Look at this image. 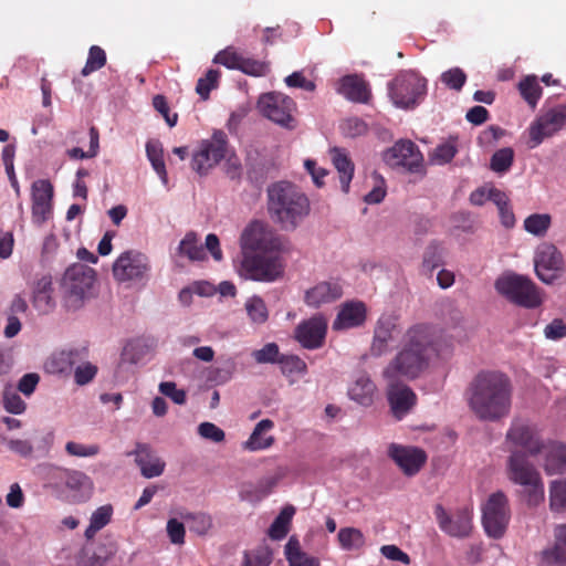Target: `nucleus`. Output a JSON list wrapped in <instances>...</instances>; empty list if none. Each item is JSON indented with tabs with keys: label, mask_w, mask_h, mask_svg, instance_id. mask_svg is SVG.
I'll use <instances>...</instances> for the list:
<instances>
[{
	"label": "nucleus",
	"mask_w": 566,
	"mask_h": 566,
	"mask_svg": "<svg viewBox=\"0 0 566 566\" xmlns=\"http://www.w3.org/2000/svg\"><path fill=\"white\" fill-rule=\"evenodd\" d=\"M468 403L483 421H497L506 417L512 406V385L500 371H481L468 388Z\"/></svg>",
	"instance_id": "obj_1"
},
{
	"label": "nucleus",
	"mask_w": 566,
	"mask_h": 566,
	"mask_svg": "<svg viewBox=\"0 0 566 566\" xmlns=\"http://www.w3.org/2000/svg\"><path fill=\"white\" fill-rule=\"evenodd\" d=\"M436 355L437 349L429 328L413 326L407 332L401 350L384 369L382 375L390 382L400 377L413 379Z\"/></svg>",
	"instance_id": "obj_2"
},
{
	"label": "nucleus",
	"mask_w": 566,
	"mask_h": 566,
	"mask_svg": "<svg viewBox=\"0 0 566 566\" xmlns=\"http://www.w3.org/2000/svg\"><path fill=\"white\" fill-rule=\"evenodd\" d=\"M268 212L282 230H295L310 213L306 195L290 181H277L268 187Z\"/></svg>",
	"instance_id": "obj_3"
},
{
	"label": "nucleus",
	"mask_w": 566,
	"mask_h": 566,
	"mask_svg": "<svg viewBox=\"0 0 566 566\" xmlns=\"http://www.w3.org/2000/svg\"><path fill=\"white\" fill-rule=\"evenodd\" d=\"M528 454L514 452L506 459V475L510 482L521 488L520 495L530 506H537L545 499V486L536 465Z\"/></svg>",
	"instance_id": "obj_4"
},
{
	"label": "nucleus",
	"mask_w": 566,
	"mask_h": 566,
	"mask_svg": "<svg viewBox=\"0 0 566 566\" xmlns=\"http://www.w3.org/2000/svg\"><path fill=\"white\" fill-rule=\"evenodd\" d=\"M494 289L507 302L523 308L533 310L543 304V294L526 275L509 271L494 282Z\"/></svg>",
	"instance_id": "obj_5"
},
{
	"label": "nucleus",
	"mask_w": 566,
	"mask_h": 566,
	"mask_svg": "<svg viewBox=\"0 0 566 566\" xmlns=\"http://www.w3.org/2000/svg\"><path fill=\"white\" fill-rule=\"evenodd\" d=\"M546 440L538 426L523 417H514L506 430L504 447L509 454L523 452L536 457L545 449Z\"/></svg>",
	"instance_id": "obj_6"
},
{
	"label": "nucleus",
	"mask_w": 566,
	"mask_h": 566,
	"mask_svg": "<svg viewBox=\"0 0 566 566\" xmlns=\"http://www.w3.org/2000/svg\"><path fill=\"white\" fill-rule=\"evenodd\" d=\"M387 90L395 107L413 109L427 95V80L416 71H400L388 82Z\"/></svg>",
	"instance_id": "obj_7"
},
{
	"label": "nucleus",
	"mask_w": 566,
	"mask_h": 566,
	"mask_svg": "<svg viewBox=\"0 0 566 566\" xmlns=\"http://www.w3.org/2000/svg\"><path fill=\"white\" fill-rule=\"evenodd\" d=\"M280 253H243L238 270L239 275L244 280L264 283L282 279L285 263Z\"/></svg>",
	"instance_id": "obj_8"
},
{
	"label": "nucleus",
	"mask_w": 566,
	"mask_h": 566,
	"mask_svg": "<svg viewBox=\"0 0 566 566\" xmlns=\"http://www.w3.org/2000/svg\"><path fill=\"white\" fill-rule=\"evenodd\" d=\"M95 282V271L84 264L76 263L66 269L62 279L64 306L76 311L84 304Z\"/></svg>",
	"instance_id": "obj_9"
},
{
	"label": "nucleus",
	"mask_w": 566,
	"mask_h": 566,
	"mask_svg": "<svg viewBox=\"0 0 566 566\" xmlns=\"http://www.w3.org/2000/svg\"><path fill=\"white\" fill-rule=\"evenodd\" d=\"M240 247L242 254L274 253L287 251L286 241L279 234L268 230L261 222H251L241 233Z\"/></svg>",
	"instance_id": "obj_10"
},
{
	"label": "nucleus",
	"mask_w": 566,
	"mask_h": 566,
	"mask_svg": "<svg viewBox=\"0 0 566 566\" xmlns=\"http://www.w3.org/2000/svg\"><path fill=\"white\" fill-rule=\"evenodd\" d=\"M256 107L262 116L274 124L290 130L296 127L293 116L296 104L290 96L280 92L264 93L259 97Z\"/></svg>",
	"instance_id": "obj_11"
},
{
	"label": "nucleus",
	"mask_w": 566,
	"mask_h": 566,
	"mask_svg": "<svg viewBox=\"0 0 566 566\" xmlns=\"http://www.w3.org/2000/svg\"><path fill=\"white\" fill-rule=\"evenodd\" d=\"M149 258L138 250L120 253L113 264V275L118 282H142L150 271Z\"/></svg>",
	"instance_id": "obj_12"
},
{
	"label": "nucleus",
	"mask_w": 566,
	"mask_h": 566,
	"mask_svg": "<svg viewBox=\"0 0 566 566\" xmlns=\"http://www.w3.org/2000/svg\"><path fill=\"white\" fill-rule=\"evenodd\" d=\"M482 511V524L485 533L493 538L502 537L510 521L506 495L502 491L491 494Z\"/></svg>",
	"instance_id": "obj_13"
},
{
	"label": "nucleus",
	"mask_w": 566,
	"mask_h": 566,
	"mask_svg": "<svg viewBox=\"0 0 566 566\" xmlns=\"http://www.w3.org/2000/svg\"><path fill=\"white\" fill-rule=\"evenodd\" d=\"M227 135L217 130L210 139L203 140L191 160L192 169L199 175H206L217 166L227 155Z\"/></svg>",
	"instance_id": "obj_14"
},
{
	"label": "nucleus",
	"mask_w": 566,
	"mask_h": 566,
	"mask_svg": "<svg viewBox=\"0 0 566 566\" xmlns=\"http://www.w3.org/2000/svg\"><path fill=\"white\" fill-rule=\"evenodd\" d=\"M534 268L537 277L545 284L558 280L565 270L564 258L558 249L551 243H542L534 254Z\"/></svg>",
	"instance_id": "obj_15"
},
{
	"label": "nucleus",
	"mask_w": 566,
	"mask_h": 566,
	"mask_svg": "<svg viewBox=\"0 0 566 566\" xmlns=\"http://www.w3.org/2000/svg\"><path fill=\"white\" fill-rule=\"evenodd\" d=\"M382 160L391 168H403L410 172H417L422 167L423 157L413 142L400 139L382 153Z\"/></svg>",
	"instance_id": "obj_16"
},
{
	"label": "nucleus",
	"mask_w": 566,
	"mask_h": 566,
	"mask_svg": "<svg viewBox=\"0 0 566 566\" xmlns=\"http://www.w3.org/2000/svg\"><path fill=\"white\" fill-rule=\"evenodd\" d=\"M566 124V106L558 105L538 116L530 127L532 148L553 136Z\"/></svg>",
	"instance_id": "obj_17"
},
{
	"label": "nucleus",
	"mask_w": 566,
	"mask_h": 566,
	"mask_svg": "<svg viewBox=\"0 0 566 566\" xmlns=\"http://www.w3.org/2000/svg\"><path fill=\"white\" fill-rule=\"evenodd\" d=\"M53 186L46 179H38L31 186L32 221L42 226L53 213Z\"/></svg>",
	"instance_id": "obj_18"
},
{
	"label": "nucleus",
	"mask_w": 566,
	"mask_h": 566,
	"mask_svg": "<svg viewBox=\"0 0 566 566\" xmlns=\"http://www.w3.org/2000/svg\"><path fill=\"white\" fill-rule=\"evenodd\" d=\"M434 515L442 532L452 537H468L472 531V515L468 510H459L450 515L438 504L434 507Z\"/></svg>",
	"instance_id": "obj_19"
},
{
	"label": "nucleus",
	"mask_w": 566,
	"mask_h": 566,
	"mask_svg": "<svg viewBox=\"0 0 566 566\" xmlns=\"http://www.w3.org/2000/svg\"><path fill=\"white\" fill-rule=\"evenodd\" d=\"M400 332L398 317L392 314H382L375 325L374 338L370 346L371 355L381 356L385 354L389 343L394 340Z\"/></svg>",
	"instance_id": "obj_20"
},
{
	"label": "nucleus",
	"mask_w": 566,
	"mask_h": 566,
	"mask_svg": "<svg viewBox=\"0 0 566 566\" xmlns=\"http://www.w3.org/2000/svg\"><path fill=\"white\" fill-rule=\"evenodd\" d=\"M326 329V319L317 314L297 325L295 338L304 348L315 349L323 345Z\"/></svg>",
	"instance_id": "obj_21"
},
{
	"label": "nucleus",
	"mask_w": 566,
	"mask_h": 566,
	"mask_svg": "<svg viewBox=\"0 0 566 566\" xmlns=\"http://www.w3.org/2000/svg\"><path fill=\"white\" fill-rule=\"evenodd\" d=\"M388 455L409 476L418 473L427 459L422 450L396 443L388 447Z\"/></svg>",
	"instance_id": "obj_22"
},
{
	"label": "nucleus",
	"mask_w": 566,
	"mask_h": 566,
	"mask_svg": "<svg viewBox=\"0 0 566 566\" xmlns=\"http://www.w3.org/2000/svg\"><path fill=\"white\" fill-rule=\"evenodd\" d=\"M31 302L40 314H49L55 308L56 302L51 275H42L33 282Z\"/></svg>",
	"instance_id": "obj_23"
},
{
	"label": "nucleus",
	"mask_w": 566,
	"mask_h": 566,
	"mask_svg": "<svg viewBox=\"0 0 566 566\" xmlns=\"http://www.w3.org/2000/svg\"><path fill=\"white\" fill-rule=\"evenodd\" d=\"M343 295L342 286L334 281H323L308 289L304 302L310 307L318 308L324 304L335 302Z\"/></svg>",
	"instance_id": "obj_24"
},
{
	"label": "nucleus",
	"mask_w": 566,
	"mask_h": 566,
	"mask_svg": "<svg viewBox=\"0 0 566 566\" xmlns=\"http://www.w3.org/2000/svg\"><path fill=\"white\" fill-rule=\"evenodd\" d=\"M93 492V481L84 472L70 469L65 480V497L81 503L87 501Z\"/></svg>",
	"instance_id": "obj_25"
},
{
	"label": "nucleus",
	"mask_w": 566,
	"mask_h": 566,
	"mask_svg": "<svg viewBox=\"0 0 566 566\" xmlns=\"http://www.w3.org/2000/svg\"><path fill=\"white\" fill-rule=\"evenodd\" d=\"M543 457V469L547 475L566 474V444L546 441Z\"/></svg>",
	"instance_id": "obj_26"
},
{
	"label": "nucleus",
	"mask_w": 566,
	"mask_h": 566,
	"mask_svg": "<svg viewBox=\"0 0 566 566\" xmlns=\"http://www.w3.org/2000/svg\"><path fill=\"white\" fill-rule=\"evenodd\" d=\"M366 321V306L363 302L352 301L342 305L335 321L333 329L343 331L358 327Z\"/></svg>",
	"instance_id": "obj_27"
},
{
	"label": "nucleus",
	"mask_w": 566,
	"mask_h": 566,
	"mask_svg": "<svg viewBox=\"0 0 566 566\" xmlns=\"http://www.w3.org/2000/svg\"><path fill=\"white\" fill-rule=\"evenodd\" d=\"M347 394L350 400L363 407H369L377 396V387L368 374L359 373L348 386Z\"/></svg>",
	"instance_id": "obj_28"
},
{
	"label": "nucleus",
	"mask_w": 566,
	"mask_h": 566,
	"mask_svg": "<svg viewBox=\"0 0 566 566\" xmlns=\"http://www.w3.org/2000/svg\"><path fill=\"white\" fill-rule=\"evenodd\" d=\"M69 470L52 463L38 465V472L43 480L44 488L60 499L65 497V480Z\"/></svg>",
	"instance_id": "obj_29"
},
{
	"label": "nucleus",
	"mask_w": 566,
	"mask_h": 566,
	"mask_svg": "<svg viewBox=\"0 0 566 566\" xmlns=\"http://www.w3.org/2000/svg\"><path fill=\"white\" fill-rule=\"evenodd\" d=\"M337 93L355 103H367L370 97L368 84L358 75H346L338 82Z\"/></svg>",
	"instance_id": "obj_30"
},
{
	"label": "nucleus",
	"mask_w": 566,
	"mask_h": 566,
	"mask_svg": "<svg viewBox=\"0 0 566 566\" xmlns=\"http://www.w3.org/2000/svg\"><path fill=\"white\" fill-rule=\"evenodd\" d=\"M554 537V545L542 551L541 562L546 566H566V524L555 527Z\"/></svg>",
	"instance_id": "obj_31"
},
{
	"label": "nucleus",
	"mask_w": 566,
	"mask_h": 566,
	"mask_svg": "<svg viewBox=\"0 0 566 566\" xmlns=\"http://www.w3.org/2000/svg\"><path fill=\"white\" fill-rule=\"evenodd\" d=\"M388 401L396 418L405 417L416 403L415 392L405 385L390 386Z\"/></svg>",
	"instance_id": "obj_32"
},
{
	"label": "nucleus",
	"mask_w": 566,
	"mask_h": 566,
	"mask_svg": "<svg viewBox=\"0 0 566 566\" xmlns=\"http://www.w3.org/2000/svg\"><path fill=\"white\" fill-rule=\"evenodd\" d=\"M274 428V422L270 419L259 421L248 440L242 443V448L250 452H256L271 448L275 441L273 436L268 434Z\"/></svg>",
	"instance_id": "obj_33"
},
{
	"label": "nucleus",
	"mask_w": 566,
	"mask_h": 566,
	"mask_svg": "<svg viewBox=\"0 0 566 566\" xmlns=\"http://www.w3.org/2000/svg\"><path fill=\"white\" fill-rule=\"evenodd\" d=\"M136 463L143 476L153 479L163 474L166 463L146 444H138L136 449Z\"/></svg>",
	"instance_id": "obj_34"
},
{
	"label": "nucleus",
	"mask_w": 566,
	"mask_h": 566,
	"mask_svg": "<svg viewBox=\"0 0 566 566\" xmlns=\"http://www.w3.org/2000/svg\"><path fill=\"white\" fill-rule=\"evenodd\" d=\"M81 360L78 350H61L53 354L45 363V370L52 375H70Z\"/></svg>",
	"instance_id": "obj_35"
},
{
	"label": "nucleus",
	"mask_w": 566,
	"mask_h": 566,
	"mask_svg": "<svg viewBox=\"0 0 566 566\" xmlns=\"http://www.w3.org/2000/svg\"><path fill=\"white\" fill-rule=\"evenodd\" d=\"M332 161L338 171L339 182L343 192L349 191L350 181L354 176V164L348 158L347 153L343 148L334 147L331 149Z\"/></svg>",
	"instance_id": "obj_36"
},
{
	"label": "nucleus",
	"mask_w": 566,
	"mask_h": 566,
	"mask_svg": "<svg viewBox=\"0 0 566 566\" xmlns=\"http://www.w3.org/2000/svg\"><path fill=\"white\" fill-rule=\"evenodd\" d=\"M146 155L151 164L153 169L158 175L163 185L166 186L168 184V174L164 160V150L161 143L157 139L148 140L146 144Z\"/></svg>",
	"instance_id": "obj_37"
},
{
	"label": "nucleus",
	"mask_w": 566,
	"mask_h": 566,
	"mask_svg": "<svg viewBox=\"0 0 566 566\" xmlns=\"http://www.w3.org/2000/svg\"><path fill=\"white\" fill-rule=\"evenodd\" d=\"M179 517L185 521L190 532L197 535H206L212 526V520L210 515L198 512L192 513L188 511H181L178 513Z\"/></svg>",
	"instance_id": "obj_38"
},
{
	"label": "nucleus",
	"mask_w": 566,
	"mask_h": 566,
	"mask_svg": "<svg viewBox=\"0 0 566 566\" xmlns=\"http://www.w3.org/2000/svg\"><path fill=\"white\" fill-rule=\"evenodd\" d=\"M244 310L250 322L254 325H262L269 318L268 306L259 295L250 296L244 303Z\"/></svg>",
	"instance_id": "obj_39"
},
{
	"label": "nucleus",
	"mask_w": 566,
	"mask_h": 566,
	"mask_svg": "<svg viewBox=\"0 0 566 566\" xmlns=\"http://www.w3.org/2000/svg\"><path fill=\"white\" fill-rule=\"evenodd\" d=\"M518 91L524 101L535 108L541 96L542 87L536 75H527L518 83Z\"/></svg>",
	"instance_id": "obj_40"
},
{
	"label": "nucleus",
	"mask_w": 566,
	"mask_h": 566,
	"mask_svg": "<svg viewBox=\"0 0 566 566\" xmlns=\"http://www.w3.org/2000/svg\"><path fill=\"white\" fill-rule=\"evenodd\" d=\"M113 509L111 505H103L96 509L90 518V525L85 530V537L91 539L95 536V534L105 527L112 518Z\"/></svg>",
	"instance_id": "obj_41"
},
{
	"label": "nucleus",
	"mask_w": 566,
	"mask_h": 566,
	"mask_svg": "<svg viewBox=\"0 0 566 566\" xmlns=\"http://www.w3.org/2000/svg\"><path fill=\"white\" fill-rule=\"evenodd\" d=\"M294 513L295 509L293 506H285L280 512L269 528V536L272 539L279 541L286 536Z\"/></svg>",
	"instance_id": "obj_42"
},
{
	"label": "nucleus",
	"mask_w": 566,
	"mask_h": 566,
	"mask_svg": "<svg viewBox=\"0 0 566 566\" xmlns=\"http://www.w3.org/2000/svg\"><path fill=\"white\" fill-rule=\"evenodd\" d=\"M458 153L454 139H448L439 144L430 154L429 161L432 165L443 166L449 164Z\"/></svg>",
	"instance_id": "obj_43"
},
{
	"label": "nucleus",
	"mask_w": 566,
	"mask_h": 566,
	"mask_svg": "<svg viewBox=\"0 0 566 566\" xmlns=\"http://www.w3.org/2000/svg\"><path fill=\"white\" fill-rule=\"evenodd\" d=\"M338 542L344 551H357L365 545V536L356 527H343L338 532Z\"/></svg>",
	"instance_id": "obj_44"
},
{
	"label": "nucleus",
	"mask_w": 566,
	"mask_h": 566,
	"mask_svg": "<svg viewBox=\"0 0 566 566\" xmlns=\"http://www.w3.org/2000/svg\"><path fill=\"white\" fill-rule=\"evenodd\" d=\"M552 223L548 213H533L528 216L523 223L524 230L535 237H544Z\"/></svg>",
	"instance_id": "obj_45"
},
{
	"label": "nucleus",
	"mask_w": 566,
	"mask_h": 566,
	"mask_svg": "<svg viewBox=\"0 0 566 566\" xmlns=\"http://www.w3.org/2000/svg\"><path fill=\"white\" fill-rule=\"evenodd\" d=\"M179 253L186 255L191 261H201L205 259V249L199 244L197 235L189 232L180 241L178 247Z\"/></svg>",
	"instance_id": "obj_46"
},
{
	"label": "nucleus",
	"mask_w": 566,
	"mask_h": 566,
	"mask_svg": "<svg viewBox=\"0 0 566 566\" xmlns=\"http://www.w3.org/2000/svg\"><path fill=\"white\" fill-rule=\"evenodd\" d=\"M106 64V53L98 45H92L88 51V56L84 67L81 71L83 76H88L91 73L98 71Z\"/></svg>",
	"instance_id": "obj_47"
},
{
	"label": "nucleus",
	"mask_w": 566,
	"mask_h": 566,
	"mask_svg": "<svg viewBox=\"0 0 566 566\" xmlns=\"http://www.w3.org/2000/svg\"><path fill=\"white\" fill-rule=\"evenodd\" d=\"M549 502L553 511L566 510V480H554L549 485Z\"/></svg>",
	"instance_id": "obj_48"
},
{
	"label": "nucleus",
	"mask_w": 566,
	"mask_h": 566,
	"mask_svg": "<svg viewBox=\"0 0 566 566\" xmlns=\"http://www.w3.org/2000/svg\"><path fill=\"white\" fill-rule=\"evenodd\" d=\"M166 532L169 541L175 545L185 544L186 523L180 517H171L167 521Z\"/></svg>",
	"instance_id": "obj_49"
},
{
	"label": "nucleus",
	"mask_w": 566,
	"mask_h": 566,
	"mask_svg": "<svg viewBox=\"0 0 566 566\" xmlns=\"http://www.w3.org/2000/svg\"><path fill=\"white\" fill-rule=\"evenodd\" d=\"M252 357L258 364H279L281 356L277 344L268 343L262 348L254 350Z\"/></svg>",
	"instance_id": "obj_50"
},
{
	"label": "nucleus",
	"mask_w": 566,
	"mask_h": 566,
	"mask_svg": "<svg viewBox=\"0 0 566 566\" xmlns=\"http://www.w3.org/2000/svg\"><path fill=\"white\" fill-rule=\"evenodd\" d=\"M65 451L69 455L77 458H92L99 453L101 448L98 444H83L75 441H69L65 444Z\"/></svg>",
	"instance_id": "obj_51"
},
{
	"label": "nucleus",
	"mask_w": 566,
	"mask_h": 566,
	"mask_svg": "<svg viewBox=\"0 0 566 566\" xmlns=\"http://www.w3.org/2000/svg\"><path fill=\"white\" fill-rule=\"evenodd\" d=\"M514 153L511 148H502L495 151L491 158V169L495 172H504L513 164Z\"/></svg>",
	"instance_id": "obj_52"
},
{
	"label": "nucleus",
	"mask_w": 566,
	"mask_h": 566,
	"mask_svg": "<svg viewBox=\"0 0 566 566\" xmlns=\"http://www.w3.org/2000/svg\"><path fill=\"white\" fill-rule=\"evenodd\" d=\"M279 364L283 374L304 375L307 371L305 361L294 355H282L279 359Z\"/></svg>",
	"instance_id": "obj_53"
},
{
	"label": "nucleus",
	"mask_w": 566,
	"mask_h": 566,
	"mask_svg": "<svg viewBox=\"0 0 566 566\" xmlns=\"http://www.w3.org/2000/svg\"><path fill=\"white\" fill-rule=\"evenodd\" d=\"M440 80L447 87L460 91L465 84L467 75L460 67H452L443 72Z\"/></svg>",
	"instance_id": "obj_54"
},
{
	"label": "nucleus",
	"mask_w": 566,
	"mask_h": 566,
	"mask_svg": "<svg viewBox=\"0 0 566 566\" xmlns=\"http://www.w3.org/2000/svg\"><path fill=\"white\" fill-rule=\"evenodd\" d=\"M3 407L13 415H21L25 411L27 405L15 390L6 389L3 392Z\"/></svg>",
	"instance_id": "obj_55"
},
{
	"label": "nucleus",
	"mask_w": 566,
	"mask_h": 566,
	"mask_svg": "<svg viewBox=\"0 0 566 566\" xmlns=\"http://www.w3.org/2000/svg\"><path fill=\"white\" fill-rule=\"evenodd\" d=\"M197 431L202 439L209 440L214 443H220L226 439L224 431L212 422H201L198 426Z\"/></svg>",
	"instance_id": "obj_56"
},
{
	"label": "nucleus",
	"mask_w": 566,
	"mask_h": 566,
	"mask_svg": "<svg viewBox=\"0 0 566 566\" xmlns=\"http://www.w3.org/2000/svg\"><path fill=\"white\" fill-rule=\"evenodd\" d=\"M220 73L218 70H209L205 77L198 80L196 92L207 99L211 90L217 86Z\"/></svg>",
	"instance_id": "obj_57"
},
{
	"label": "nucleus",
	"mask_w": 566,
	"mask_h": 566,
	"mask_svg": "<svg viewBox=\"0 0 566 566\" xmlns=\"http://www.w3.org/2000/svg\"><path fill=\"white\" fill-rule=\"evenodd\" d=\"M161 395L170 398L177 405H185L187 401V394L184 389H178L174 381H161L158 386Z\"/></svg>",
	"instance_id": "obj_58"
},
{
	"label": "nucleus",
	"mask_w": 566,
	"mask_h": 566,
	"mask_svg": "<svg viewBox=\"0 0 566 566\" xmlns=\"http://www.w3.org/2000/svg\"><path fill=\"white\" fill-rule=\"evenodd\" d=\"M75 382L80 386L86 385L93 380L97 373L96 366L91 363L76 364L74 369Z\"/></svg>",
	"instance_id": "obj_59"
},
{
	"label": "nucleus",
	"mask_w": 566,
	"mask_h": 566,
	"mask_svg": "<svg viewBox=\"0 0 566 566\" xmlns=\"http://www.w3.org/2000/svg\"><path fill=\"white\" fill-rule=\"evenodd\" d=\"M271 555L264 551L244 552L241 566H270Z\"/></svg>",
	"instance_id": "obj_60"
},
{
	"label": "nucleus",
	"mask_w": 566,
	"mask_h": 566,
	"mask_svg": "<svg viewBox=\"0 0 566 566\" xmlns=\"http://www.w3.org/2000/svg\"><path fill=\"white\" fill-rule=\"evenodd\" d=\"M243 56L231 49L220 51L213 59L214 63L222 64L228 69L239 70Z\"/></svg>",
	"instance_id": "obj_61"
},
{
	"label": "nucleus",
	"mask_w": 566,
	"mask_h": 566,
	"mask_svg": "<svg viewBox=\"0 0 566 566\" xmlns=\"http://www.w3.org/2000/svg\"><path fill=\"white\" fill-rule=\"evenodd\" d=\"M548 340H559L566 337V324L562 318H554L543 331Z\"/></svg>",
	"instance_id": "obj_62"
},
{
	"label": "nucleus",
	"mask_w": 566,
	"mask_h": 566,
	"mask_svg": "<svg viewBox=\"0 0 566 566\" xmlns=\"http://www.w3.org/2000/svg\"><path fill=\"white\" fill-rule=\"evenodd\" d=\"M239 497L241 501L258 503L264 499V495L262 494L258 483H244L240 486Z\"/></svg>",
	"instance_id": "obj_63"
},
{
	"label": "nucleus",
	"mask_w": 566,
	"mask_h": 566,
	"mask_svg": "<svg viewBox=\"0 0 566 566\" xmlns=\"http://www.w3.org/2000/svg\"><path fill=\"white\" fill-rule=\"evenodd\" d=\"M441 264V251L437 244H431L427 248L423 255V269L432 272Z\"/></svg>",
	"instance_id": "obj_64"
}]
</instances>
